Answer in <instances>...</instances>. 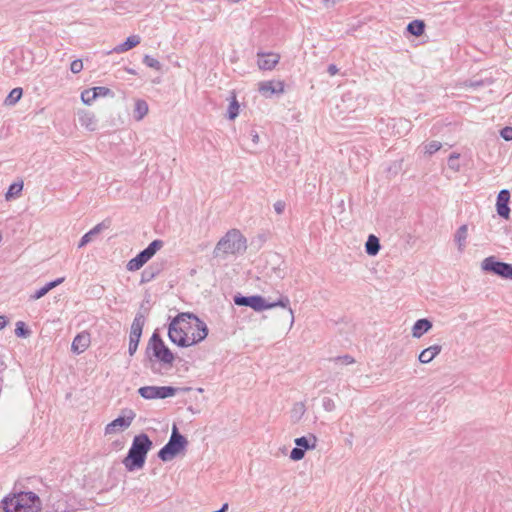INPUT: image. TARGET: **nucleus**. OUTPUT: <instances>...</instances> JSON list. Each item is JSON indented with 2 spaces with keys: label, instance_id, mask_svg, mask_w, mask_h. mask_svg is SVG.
I'll return each mask as SVG.
<instances>
[{
  "label": "nucleus",
  "instance_id": "1",
  "mask_svg": "<svg viewBox=\"0 0 512 512\" xmlns=\"http://www.w3.org/2000/svg\"><path fill=\"white\" fill-rule=\"evenodd\" d=\"M1 506L4 512H40L42 502L34 492L19 491L4 497Z\"/></svg>",
  "mask_w": 512,
  "mask_h": 512
},
{
  "label": "nucleus",
  "instance_id": "2",
  "mask_svg": "<svg viewBox=\"0 0 512 512\" xmlns=\"http://www.w3.org/2000/svg\"><path fill=\"white\" fill-rule=\"evenodd\" d=\"M234 303L238 306L250 307L257 312L282 307L287 309L290 325L292 326L294 323V312L290 307V299L287 296H280L277 301L269 302L260 295L243 296L239 294L234 297Z\"/></svg>",
  "mask_w": 512,
  "mask_h": 512
},
{
  "label": "nucleus",
  "instance_id": "3",
  "mask_svg": "<svg viewBox=\"0 0 512 512\" xmlns=\"http://www.w3.org/2000/svg\"><path fill=\"white\" fill-rule=\"evenodd\" d=\"M152 441L147 434L141 433L136 435L129 448L127 456L123 460V464L128 471H134L144 466L147 453L152 448Z\"/></svg>",
  "mask_w": 512,
  "mask_h": 512
},
{
  "label": "nucleus",
  "instance_id": "4",
  "mask_svg": "<svg viewBox=\"0 0 512 512\" xmlns=\"http://www.w3.org/2000/svg\"><path fill=\"white\" fill-rule=\"evenodd\" d=\"M246 238L237 229L229 230L216 244L214 258L226 259L228 255H236L246 251Z\"/></svg>",
  "mask_w": 512,
  "mask_h": 512
},
{
  "label": "nucleus",
  "instance_id": "5",
  "mask_svg": "<svg viewBox=\"0 0 512 512\" xmlns=\"http://www.w3.org/2000/svg\"><path fill=\"white\" fill-rule=\"evenodd\" d=\"M194 314L190 312L179 313L174 317L168 326V337L170 341L179 347H188L190 331L193 329Z\"/></svg>",
  "mask_w": 512,
  "mask_h": 512
},
{
  "label": "nucleus",
  "instance_id": "6",
  "mask_svg": "<svg viewBox=\"0 0 512 512\" xmlns=\"http://www.w3.org/2000/svg\"><path fill=\"white\" fill-rule=\"evenodd\" d=\"M145 356L149 362L157 360L164 365L172 366L175 356L172 351L165 345L160 334L155 331L150 337L147 347L145 349Z\"/></svg>",
  "mask_w": 512,
  "mask_h": 512
},
{
  "label": "nucleus",
  "instance_id": "7",
  "mask_svg": "<svg viewBox=\"0 0 512 512\" xmlns=\"http://www.w3.org/2000/svg\"><path fill=\"white\" fill-rule=\"evenodd\" d=\"M188 440L183 436L176 425H173L169 441L159 450L158 457L164 461H171L186 449Z\"/></svg>",
  "mask_w": 512,
  "mask_h": 512
},
{
  "label": "nucleus",
  "instance_id": "8",
  "mask_svg": "<svg viewBox=\"0 0 512 512\" xmlns=\"http://www.w3.org/2000/svg\"><path fill=\"white\" fill-rule=\"evenodd\" d=\"M481 268L503 279L512 280V264L499 261L495 256L486 257L481 263Z\"/></svg>",
  "mask_w": 512,
  "mask_h": 512
},
{
  "label": "nucleus",
  "instance_id": "9",
  "mask_svg": "<svg viewBox=\"0 0 512 512\" xmlns=\"http://www.w3.org/2000/svg\"><path fill=\"white\" fill-rule=\"evenodd\" d=\"M177 389L172 386H143L138 389L141 397L147 400L165 399L176 394Z\"/></svg>",
  "mask_w": 512,
  "mask_h": 512
},
{
  "label": "nucleus",
  "instance_id": "10",
  "mask_svg": "<svg viewBox=\"0 0 512 512\" xmlns=\"http://www.w3.org/2000/svg\"><path fill=\"white\" fill-rule=\"evenodd\" d=\"M144 324H145V317L141 312H138L132 322L130 335H129L128 352H129L130 356H133L138 349V345L140 342Z\"/></svg>",
  "mask_w": 512,
  "mask_h": 512
},
{
  "label": "nucleus",
  "instance_id": "11",
  "mask_svg": "<svg viewBox=\"0 0 512 512\" xmlns=\"http://www.w3.org/2000/svg\"><path fill=\"white\" fill-rule=\"evenodd\" d=\"M193 329L190 331L188 347L203 341L208 335V327L204 321L194 314Z\"/></svg>",
  "mask_w": 512,
  "mask_h": 512
},
{
  "label": "nucleus",
  "instance_id": "12",
  "mask_svg": "<svg viewBox=\"0 0 512 512\" xmlns=\"http://www.w3.org/2000/svg\"><path fill=\"white\" fill-rule=\"evenodd\" d=\"M128 413V416H119L112 422L107 424L105 427V434H115L119 431L127 429L131 425L133 419L135 418V413L132 410H129Z\"/></svg>",
  "mask_w": 512,
  "mask_h": 512
},
{
  "label": "nucleus",
  "instance_id": "13",
  "mask_svg": "<svg viewBox=\"0 0 512 512\" xmlns=\"http://www.w3.org/2000/svg\"><path fill=\"white\" fill-rule=\"evenodd\" d=\"M510 192L507 189H502L497 195L496 210L500 217L509 219L510 216Z\"/></svg>",
  "mask_w": 512,
  "mask_h": 512
},
{
  "label": "nucleus",
  "instance_id": "14",
  "mask_svg": "<svg viewBox=\"0 0 512 512\" xmlns=\"http://www.w3.org/2000/svg\"><path fill=\"white\" fill-rule=\"evenodd\" d=\"M258 67L261 70H272L279 62L280 56L275 53H258Z\"/></svg>",
  "mask_w": 512,
  "mask_h": 512
},
{
  "label": "nucleus",
  "instance_id": "15",
  "mask_svg": "<svg viewBox=\"0 0 512 512\" xmlns=\"http://www.w3.org/2000/svg\"><path fill=\"white\" fill-rule=\"evenodd\" d=\"M259 91L266 97L284 92V84L281 81H264L259 84Z\"/></svg>",
  "mask_w": 512,
  "mask_h": 512
},
{
  "label": "nucleus",
  "instance_id": "16",
  "mask_svg": "<svg viewBox=\"0 0 512 512\" xmlns=\"http://www.w3.org/2000/svg\"><path fill=\"white\" fill-rule=\"evenodd\" d=\"M89 333L82 332L75 336L71 345V351L75 354L83 353L90 345Z\"/></svg>",
  "mask_w": 512,
  "mask_h": 512
},
{
  "label": "nucleus",
  "instance_id": "17",
  "mask_svg": "<svg viewBox=\"0 0 512 512\" xmlns=\"http://www.w3.org/2000/svg\"><path fill=\"white\" fill-rule=\"evenodd\" d=\"M164 268L163 263L154 262L146 267L141 273V284L148 283L156 278Z\"/></svg>",
  "mask_w": 512,
  "mask_h": 512
},
{
  "label": "nucleus",
  "instance_id": "18",
  "mask_svg": "<svg viewBox=\"0 0 512 512\" xmlns=\"http://www.w3.org/2000/svg\"><path fill=\"white\" fill-rule=\"evenodd\" d=\"M109 228V222L102 221L101 223L97 224L95 227H93L89 232L84 234L78 244V247L81 248L88 244L90 241H92L93 237L101 233L103 230H106Z\"/></svg>",
  "mask_w": 512,
  "mask_h": 512
},
{
  "label": "nucleus",
  "instance_id": "19",
  "mask_svg": "<svg viewBox=\"0 0 512 512\" xmlns=\"http://www.w3.org/2000/svg\"><path fill=\"white\" fill-rule=\"evenodd\" d=\"M442 350L440 345H432L424 350H422L418 356V360L422 364L430 363Z\"/></svg>",
  "mask_w": 512,
  "mask_h": 512
},
{
  "label": "nucleus",
  "instance_id": "20",
  "mask_svg": "<svg viewBox=\"0 0 512 512\" xmlns=\"http://www.w3.org/2000/svg\"><path fill=\"white\" fill-rule=\"evenodd\" d=\"M432 328V322L426 318L417 320L412 327V336L420 338Z\"/></svg>",
  "mask_w": 512,
  "mask_h": 512
},
{
  "label": "nucleus",
  "instance_id": "21",
  "mask_svg": "<svg viewBox=\"0 0 512 512\" xmlns=\"http://www.w3.org/2000/svg\"><path fill=\"white\" fill-rule=\"evenodd\" d=\"M294 442L297 447L306 451L309 449H314L317 445L318 439L314 434H309L308 436L296 438Z\"/></svg>",
  "mask_w": 512,
  "mask_h": 512
},
{
  "label": "nucleus",
  "instance_id": "22",
  "mask_svg": "<svg viewBox=\"0 0 512 512\" xmlns=\"http://www.w3.org/2000/svg\"><path fill=\"white\" fill-rule=\"evenodd\" d=\"M140 41H141V38L138 35L129 36L123 43L114 47L113 51L115 53L126 52V51L136 47L140 43Z\"/></svg>",
  "mask_w": 512,
  "mask_h": 512
},
{
  "label": "nucleus",
  "instance_id": "23",
  "mask_svg": "<svg viewBox=\"0 0 512 512\" xmlns=\"http://www.w3.org/2000/svg\"><path fill=\"white\" fill-rule=\"evenodd\" d=\"M164 243L160 239L153 240L144 250L140 251L141 255L148 262L163 247Z\"/></svg>",
  "mask_w": 512,
  "mask_h": 512
},
{
  "label": "nucleus",
  "instance_id": "24",
  "mask_svg": "<svg viewBox=\"0 0 512 512\" xmlns=\"http://www.w3.org/2000/svg\"><path fill=\"white\" fill-rule=\"evenodd\" d=\"M380 248H381V245H380V241H379L378 237H376L373 234H370L365 243L366 253L370 256H375L378 254Z\"/></svg>",
  "mask_w": 512,
  "mask_h": 512
},
{
  "label": "nucleus",
  "instance_id": "25",
  "mask_svg": "<svg viewBox=\"0 0 512 512\" xmlns=\"http://www.w3.org/2000/svg\"><path fill=\"white\" fill-rule=\"evenodd\" d=\"M149 109H148V104L146 101L144 100H137L135 102V108H134V118L135 120L137 121H140L142 120L148 113Z\"/></svg>",
  "mask_w": 512,
  "mask_h": 512
},
{
  "label": "nucleus",
  "instance_id": "26",
  "mask_svg": "<svg viewBox=\"0 0 512 512\" xmlns=\"http://www.w3.org/2000/svg\"><path fill=\"white\" fill-rule=\"evenodd\" d=\"M79 121L82 126L86 127L88 130L93 131L96 127L95 116L91 112H82L79 115Z\"/></svg>",
  "mask_w": 512,
  "mask_h": 512
},
{
  "label": "nucleus",
  "instance_id": "27",
  "mask_svg": "<svg viewBox=\"0 0 512 512\" xmlns=\"http://www.w3.org/2000/svg\"><path fill=\"white\" fill-rule=\"evenodd\" d=\"M407 31L413 36H421L425 31V23L422 20H413L407 25Z\"/></svg>",
  "mask_w": 512,
  "mask_h": 512
},
{
  "label": "nucleus",
  "instance_id": "28",
  "mask_svg": "<svg viewBox=\"0 0 512 512\" xmlns=\"http://www.w3.org/2000/svg\"><path fill=\"white\" fill-rule=\"evenodd\" d=\"M468 227L467 225H461L455 234V241L458 244L459 251H463L467 238Z\"/></svg>",
  "mask_w": 512,
  "mask_h": 512
},
{
  "label": "nucleus",
  "instance_id": "29",
  "mask_svg": "<svg viewBox=\"0 0 512 512\" xmlns=\"http://www.w3.org/2000/svg\"><path fill=\"white\" fill-rule=\"evenodd\" d=\"M22 94H23L22 88L17 87V88L12 89L5 99V104L6 105L16 104L21 99Z\"/></svg>",
  "mask_w": 512,
  "mask_h": 512
},
{
  "label": "nucleus",
  "instance_id": "30",
  "mask_svg": "<svg viewBox=\"0 0 512 512\" xmlns=\"http://www.w3.org/2000/svg\"><path fill=\"white\" fill-rule=\"evenodd\" d=\"M306 411L305 405L302 402H297L293 405L291 410V419L293 422H298Z\"/></svg>",
  "mask_w": 512,
  "mask_h": 512
},
{
  "label": "nucleus",
  "instance_id": "31",
  "mask_svg": "<svg viewBox=\"0 0 512 512\" xmlns=\"http://www.w3.org/2000/svg\"><path fill=\"white\" fill-rule=\"evenodd\" d=\"M238 114H239V103L236 99V96L233 95L232 100L228 107V112H227L228 119L234 120L238 116Z\"/></svg>",
  "mask_w": 512,
  "mask_h": 512
},
{
  "label": "nucleus",
  "instance_id": "32",
  "mask_svg": "<svg viewBox=\"0 0 512 512\" xmlns=\"http://www.w3.org/2000/svg\"><path fill=\"white\" fill-rule=\"evenodd\" d=\"M15 334L17 337L27 338L30 336L31 331L24 322L18 321L16 323Z\"/></svg>",
  "mask_w": 512,
  "mask_h": 512
},
{
  "label": "nucleus",
  "instance_id": "33",
  "mask_svg": "<svg viewBox=\"0 0 512 512\" xmlns=\"http://www.w3.org/2000/svg\"><path fill=\"white\" fill-rule=\"evenodd\" d=\"M23 189V182L12 183L6 193V199L9 200L12 197L18 196Z\"/></svg>",
  "mask_w": 512,
  "mask_h": 512
},
{
  "label": "nucleus",
  "instance_id": "34",
  "mask_svg": "<svg viewBox=\"0 0 512 512\" xmlns=\"http://www.w3.org/2000/svg\"><path fill=\"white\" fill-rule=\"evenodd\" d=\"M330 361L334 362L336 366L350 365L355 363V359L348 354L331 358Z\"/></svg>",
  "mask_w": 512,
  "mask_h": 512
},
{
  "label": "nucleus",
  "instance_id": "35",
  "mask_svg": "<svg viewBox=\"0 0 512 512\" xmlns=\"http://www.w3.org/2000/svg\"><path fill=\"white\" fill-rule=\"evenodd\" d=\"M92 91H93L92 97H96V98L113 95V92L109 88L104 87V86L93 87Z\"/></svg>",
  "mask_w": 512,
  "mask_h": 512
},
{
  "label": "nucleus",
  "instance_id": "36",
  "mask_svg": "<svg viewBox=\"0 0 512 512\" xmlns=\"http://www.w3.org/2000/svg\"><path fill=\"white\" fill-rule=\"evenodd\" d=\"M143 63L146 66H148L150 68H153L155 70H161V68H162L161 63L157 59H155V58H153V57H151L149 55H145L143 57Z\"/></svg>",
  "mask_w": 512,
  "mask_h": 512
},
{
  "label": "nucleus",
  "instance_id": "37",
  "mask_svg": "<svg viewBox=\"0 0 512 512\" xmlns=\"http://www.w3.org/2000/svg\"><path fill=\"white\" fill-rule=\"evenodd\" d=\"M460 157V154L458 153H452L448 158V166L450 169L454 171H459L460 165L458 163V159Z\"/></svg>",
  "mask_w": 512,
  "mask_h": 512
},
{
  "label": "nucleus",
  "instance_id": "38",
  "mask_svg": "<svg viewBox=\"0 0 512 512\" xmlns=\"http://www.w3.org/2000/svg\"><path fill=\"white\" fill-rule=\"evenodd\" d=\"M441 147H442L441 142L431 141L427 145H425V153L432 155L435 152H437L438 150H440Z\"/></svg>",
  "mask_w": 512,
  "mask_h": 512
},
{
  "label": "nucleus",
  "instance_id": "39",
  "mask_svg": "<svg viewBox=\"0 0 512 512\" xmlns=\"http://www.w3.org/2000/svg\"><path fill=\"white\" fill-rule=\"evenodd\" d=\"M93 91L91 89H86L81 93V100L86 105H91L92 102L96 99V97H92Z\"/></svg>",
  "mask_w": 512,
  "mask_h": 512
},
{
  "label": "nucleus",
  "instance_id": "40",
  "mask_svg": "<svg viewBox=\"0 0 512 512\" xmlns=\"http://www.w3.org/2000/svg\"><path fill=\"white\" fill-rule=\"evenodd\" d=\"M305 456V451L304 449H301L299 447H295L291 450V453H290V458L294 461H299L301 459H303Z\"/></svg>",
  "mask_w": 512,
  "mask_h": 512
},
{
  "label": "nucleus",
  "instance_id": "41",
  "mask_svg": "<svg viewBox=\"0 0 512 512\" xmlns=\"http://www.w3.org/2000/svg\"><path fill=\"white\" fill-rule=\"evenodd\" d=\"M322 406H323L324 410L327 412H332L336 407L333 399H331L329 397H324L322 399Z\"/></svg>",
  "mask_w": 512,
  "mask_h": 512
},
{
  "label": "nucleus",
  "instance_id": "42",
  "mask_svg": "<svg viewBox=\"0 0 512 512\" xmlns=\"http://www.w3.org/2000/svg\"><path fill=\"white\" fill-rule=\"evenodd\" d=\"M142 267L143 265L136 259V257L129 260L126 266L128 271H137Z\"/></svg>",
  "mask_w": 512,
  "mask_h": 512
},
{
  "label": "nucleus",
  "instance_id": "43",
  "mask_svg": "<svg viewBox=\"0 0 512 512\" xmlns=\"http://www.w3.org/2000/svg\"><path fill=\"white\" fill-rule=\"evenodd\" d=\"M83 69V63L82 60L76 59L71 62L70 70L72 73L77 74Z\"/></svg>",
  "mask_w": 512,
  "mask_h": 512
},
{
  "label": "nucleus",
  "instance_id": "44",
  "mask_svg": "<svg viewBox=\"0 0 512 512\" xmlns=\"http://www.w3.org/2000/svg\"><path fill=\"white\" fill-rule=\"evenodd\" d=\"M47 293V289L45 288V286H43L42 288L36 290L33 294H31L29 299L35 301L44 297Z\"/></svg>",
  "mask_w": 512,
  "mask_h": 512
},
{
  "label": "nucleus",
  "instance_id": "45",
  "mask_svg": "<svg viewBox=\"0 0 512 512\" xmlns=\"http://www.w3.org/2000/svg\"><path fill=\"white\" fill-rule=\"evenodd\" d=\"M500 136L506 140L511 141L512 140V127L506 126L500 130Z\"/></svg>",
  "mask_w": 512,
  "mask_h": 512
},
{
  "label": "nucleus",
  "instance_id": "46",
  "mask_svg": "<svg viewBox=\"0 0 512 512\" xmlns=\"http://www.w3.org/2000/svg\"><path fill=\"white\" fill-rule=\"evenodd\" d=\"M273 207H274L275 212L278 215H281L285 211L286 203L283 200H278L277 202L274 203Z\"/></svg>",
  "mask_w": 512,
  "mask_h": 512
},
{
  "label": "nucleus",
  "instance_id": "47",
  "mask_svg": "<svg viewBox=\"0 0 512 512\" xmlns=\"http://www.w3.org/2000/svg\"><path fill=\"white\" fill-rule=\"evenodd\" d=\"M63 282H64V278L61 277V278H57L56 280L48 282L44 286L47 289V291L49 292L50 290L54 289L55 287H57L58 285H60Z\"/></svg>",
  "mask_w": 512,
  "mask_h": 512
},
{
  "label": "nucleus",
  "instance_id": "48",
  "mask_svg": "<svg viewBox=\"0 0 512 512\" xmlns=\"http://www.w3.org/2000/svg\"><path fill=\"white\" fill-rule=\"evenodd\" d=\"M328 73L331 75V76H334L338 73V68L335 64H330L328 66V69H327Z\"/></svg>",
  "mask_w": 512,
  "mask_h": 512
},
{
  "label": "nucleus",
  "instance_id": "49",
  "mask_svg": "<svg viewBox=\"0 0 512 512\" xmlns=\"http://www.w3.org/2000/svg\"><path fill=\"white\" fill-rule=\"evenodd\" d=\"M398 125L406 130H408L410 128V123L405 119H399Z\"/></svg>",
  "mask_w": 512,
  "mask_h": 512
},
{
  "label": "nucleus",
  "instance_id": "50",
  "mask_svg": "<svg viewBox=\"0 0 512 512\" xmlns=\"http://www.w3.org/2000/svg\"><path fill=\"white\" fill-rule=\"evenodd\" d=\"M8 323L6 316H0V330H2Z\"/></svg>",
  "mask_w": 512,
  "mask_h": 512
},
{
  "label": "nucleus",
  "instance_id": "51",
  "mask_svg": "<svg viewBox=\"0 0 512 512\" xmlns=\"http://www.w3.org/2000/svg\"><path fill=\"white\" fill-rule=\"evenodd\" d=\"M135 257L143 266L147 263V261L144 259L140 252Z\"/></svg>",
  "mask_w": 512,
  "mask_h": 512
},
{
  "label": "nucleus",
  "instance_id": "52",
  "mask_svg": "<svg viewBox=\"0 0 512 512\" xmlns=\"http://www.w3.org/2000/svg\"><path fill=\"white\" fill-rule=\"evenodd\" d=\"M135 257L143 266L147 263V261L144 259L140 252Z\"/></svg>",
  "mask_w": 512,
  "mask_h": 512
},
{
  "label": "nucleus",
  "instance_id": "53",
  "mask_svg": "<svg viewBox=\"0 0 512 512\" xmlns=\"http://www.w3.org/2000/svg\"><path fill=\"white\" fill-rule=\"evenodd\" d=\"M251 136H252L253 143L257 144L259 142L258 134L255 131H252Z\"/></svg>",
  "mask_w": 512,
  "mask_h": 512
},
{
  "label": "nucleus",
  "instance_id": "54",
  "mask_svg": "<svg viewBox=\"0 0 512 512\" xmlns=\"http://www.w3.org/2000/svg\"><path fill=\"white\" fill-rule=\"evenodd\" d=\"M228 507V503H224L219 510H216V512H226L228 510Z\"/></svg>",
  "mask_w": 512,
  "mask_h": 512
},
{
  "label": "nucleus",
  "instance_id": "55",
  "mask_svg": "<svg viewBox=\"0 0 512 512\" xmlns=\"http://www.w3.org/2000/svg\"><path fill=\"white\" fill-rule=\"evenodd\" d=\"M125 71L129 74L135 75L136 71L133 68H125Z\"/></svg>",
  "mask_w": 512,
  "mask_h": 512
},
{
  "label": "nucleus",
  "instance_id": "56",
  "mask_svg": "<svg viewBox=\"0 0 512 512\" xmlns=\"http://www.w3.org/2000/svg\"><path fill=\"white\" fill-rule=\"evenodd\" d=\"M333 3H335V0H332Z\"/></svg>",
  "mask_w": 512,
  "mask_h": 512
}]
</instances>
